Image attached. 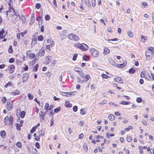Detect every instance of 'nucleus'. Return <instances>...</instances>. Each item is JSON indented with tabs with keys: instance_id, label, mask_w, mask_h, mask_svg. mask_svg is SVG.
<instances>
[{
	"instance_id": "obj_54",
	"label": "nucleus",
	"mask_w": 154,
	"mask_h": 154,
	"mask_svg": "<svg viewBox=\"0 0 154 154\" xmlns=\"http://www.w3.org/2000/svg\"><path fill=\"white\" fill-rule=\"evenodd\" d=\"M35 7L38 9H39L41 7V5L40 4L37 3L35 5Z\"/></svg>"
},
{
	"instance_id": "obj_61",
	"label": "nucleus",
	"mask_w": 154,
	"mask_h": 154,
	"mask_svg": "<svg viewBox=\"0 0 154 154\" xmlns=\"http://www.w3.org/2000/svg\"><path fill=\"white\" fill-rule=\"evenodd\" d=\"M36 147L38 148L39 149L40 148V146L38 143L37 142L35 144Z\"/></svg>"
},
{
	"instance_id": "obj_6",
	"label": "nucleus",
	"mask_w": 154,
	"mask_h": 154,
	"mask_svg": "<svg viewBox=\"0 0 154 154\" xmlns=\"http://www.w3.org/2000/svg\"><path fill=\"white\" fill-rule=\"evenodd\" d=\"M83 79L84 81L85 82L87 81L90 79V76L89 75L87 74L85 76H82V77H81Z\"/></svg>"
},
{
	"instance_id": "obj_56",
	"label": "nucleus",
	"mask_w": 154,
	"mask_h": 154,
	"mask_svg": "<svg viewBox=\"0 0 154 154\" xmlns=\"http://www.w3.org/2000/svg\"><path fill=\"white\" fill-rule=\"evenodd\" d=\"M2 101L3 102V103H5L6 101V98L5 97H2Z\"/></svg>"
},
{
	"instance_id": "obj_12",
	"label": "nucleus",
	"mask_w": 154,
	"mask_h": 154,
	"mask_svg": "<svg viewBox=\"0 0 154 154\" xmlns=\"http://www.w3.org/2000/svg\"><path fill=\"white\" fill-rule=\"evenodd\" d=\"M75 91L74 92H67V94L66 95V96L67 97H71L75 95L74 93H76Z\"/></svg>"
},
{
	"instance_id": "obj_34",
	"label": "nucleus",
	"mask_w": 154,
	"mask_h": 154,
	"mask_svg": "<svg viewBox=\"0 0 154 154\" xmlns=\"http://www.w3.org/2000/svg\"><path fill=\"white\" fill-rule=\"evenodd\" d=\"M77 81L80 84H82L84 82L83 80H82L80 78H79V77L77 78Z\"/></svg>"
},
{
	"instance_id": "obj_39",
	"label": "nucleus",
	"mask_w": 154,
	"mask_h": 154,
	"mask_svg": "<svg viewBox=\"0 0 154 154\" xmlns=\"http://www.w3.org/2000/svg\"><path fill=\"white\" fill-rule=\"evenodd\" d=\"M79 40V38L78 36L74 35L73 40L77 41Z\"/></svg>"
},
{
	"instance_id": "obj_26",
	"label": "nucleus",
	"mask_w": 154,
	"mask_h": 154,
	"mask_svg": "<svg viewBox=\"0 0 154 154\" xmlns=\"http://www.w3.org/2000/svg\"><path fill=\"white\" fill-rule=\"evenodd\" d=\"M109 119L111 121H112L115 119L114 116L112 115H110L108 116Z\"/></svg>"
},
{
	"instance_id": "obj_62",
	"label": "nucleus",
	"mask_w": 154,
	"mask_h": 154,
	"mask_svg": "<svg viewBox=\"0 0 154 154\" xmlns=\"http://www.w3.org/2000/svg\"><path fill=\"white\" fill-rule=\"evenodd\" d=\"M23 120H21L20 122V124H19V127H21L22 126L23 124Z\"/></svg>"
},
{
	"instance_id": "obj_24",
	"label": "nucleus",
	"mask_w": 154,
	"mask_h": 154,
	"mask_svg": "<svg viewBox=\"0 0 154 154\" xmlns=\"http://www.w3.org/2000/svg\"><path fill=\"white\" fill-rule=\"evenodd\" d=\"M128 36L130 37H132L133 36V35L132 32L130 30L128 31Z\"/></svg>"
},
{
	"instance_id": "obj_53",
	"label": "nucleus",
	"mask_w": 154,
	"mask_h": 154,
	"mask_svg": "<svg viewBox=\"0 0 154 154\" xmlns=\"http://www.w3.org/2000/svg\"><path fill=\"white\" fill-rule=\"evenodd\" d=\"M102 77L103 78L107 79L109 77V76H108L106 74H102Z\"/></svg>"
},
{
	"instance_id": "obj_43",
	"label": "nucleus",
	"mask_w": 154,
	"mask_h": 154,
	"mask_svg": "<svg viewBox=\"0 0 154 154\" xmlns=\"http://www.w3.org/2000/svg\"><path fill=\"white\" fill-rule=\"evenodd\" d=\"M38 39L39 41H42L43 39V36L42 35H39L38 36Z\"/></svg>"
},
{
	"instance_id": "obj_46",
	"label": "nucleus",
	"mask_w": 154,
	"mask_h": 154,
	"mask_svg": "<svg viewBox=\"0 0 154 154\" xmlns=\"http://www.w3.org/2000/svg\"><path fill=\"white\" fill-rule=\"evenodd\" d=\"M133 128L131 126H130L128 128H126L125 129V130L127 131H129L130 129H132Z\"/></svg>"
},
{
	"instance_id": "obj_45",
	"label": "nucleus",
	"mask_w": 154,
	"mask_h": 154,
	"mask_svg": "<svg viewBox=\"0 0 154 154\" xmlns=\"http://www.w3.org/2000/svg\"><path fill=\"white\" fill-rule=\"evenodd\" d=\"M77 56L78 54H74L73 57L72 59L73 61H75L76 60Z\"/></svg>"
},
{
	"instance_id": "obj_50",
	"label": "nucleus",
	"mask_w": 154,
	"mask_h": 154,
	"mask_svg": "<svg viewBox=\"0 0 154 154\" xmlns=\"http://www.w3.org/2000/svg\"><path fill=\"white\" fill-rule=\"evenodd\" d=\"M36 128L35 127H33L30 130V133L31 134L34 133L35 131Z\"/></svg>"
},
{
	"instance_id": "obj_57",
	"label": "nucleus",
	"mask_w": 154,
	"mask_h": 154,
	"mask_svg": "<svg viewBox=\"0 0 154 154\" xmlns=\"http://www.w3.org/2000/svg\"><path fill=\"white\" fill-rule=\"evenodd\" d=\"M91 2L92 3V5L93 7H94L96 5V0H92Z\"/></svg>"
},
{
	"instance_id": "obj_59",
	"label": "nucleus",
	"mask_w": 154,
	"mask_h": 154,
	"mask_svg": "<svg viewBox=\"0 0 154 154\" xmlns=\"http://www.w3.org/2000/svg\"><path fill=\"white\" fill-rule=\"evenodd\" d=\"M148 48L149 50V51H148V53H149V52L152 51V50H154V48L152 47H149Z\"/></svg>"
},
{
	"instance_id": "obj_1",
	"label": "nucleus",
	"mask_w": 154,
	"mask_h": 154,
	"mask_svg": "<svg viewBox=\"0 0 154 154\" xmlns=\"http://www.w3.org/2000/svg\"><path fill=\"white\" fill-rule=\"evenodd\" d=\"M74 46L76 48L80 49L83 51H86L88 48V46L84 43L80 44V43H76L74 45Z\"/></svg>"
},
{
	"instance_id": "obj_52",
	"label": "nucleus",
	"mask_w": 154,
	"mask_h": 154,
	"mask_svg": "<svg viewBox=\"0 0 154 154\" xmlns=\"http://www.w3.org/2000/svg\"><path fill=\"white\" fill-rule=\"evenodd\" d=\"M136 101L138 103H140L142 101V99L140 97H137V98Z\"/></svg>"
},
{
	"instance_id": "obj_44",
	"label": "nucleus",
	"mask_w": 154,
	"mask_h": 154,
	"mask_svg": "<svg viewBox=\"0 0 154 154\" xmlns=\"http://www.w3.org/2000/svg\"><path fill=\"white\" fill-rule=\"evenodd\" d=\"M82 58L84 60L86 61H87L89 60V57L87 56L83 57Z\"/></svg>"
},
{
	"instance_id": "obj_16",
	"label": "nucleus",
	"mask_w": 154,
	"mask_h": 154,
	"mask_svg": "<svg viewBox=\"0 0 154 154\" xmlns=\"http://www.w3.org/2000/svg\"><path fill=\"white\" fill-rule=\"evenodd\" d=\"M8 119V122L9 123V124H11V125H13V117L12 116H10L9 117V118Z\"/></svg>"
},
{
	"instance_id": "obj_23",
	"label": "nucleus",
	"mask_w": 154,
	"mask_h": 154,
	"mask_svg": "<svg viewBox=\"0 0 154 154\" xmlns=\"http://www.w3.org/2000/svg\"><path fill=\"white\" fill-rule=\"evenodd\" d=\"M25 114V112L24 111H23L21 112L20 116L21 118L23 119L24 117Z\"/></svg>"
},
{
	"instance_id": "obj_3",
	"label": "nucleus",
	"mask_w": 154,
	"mask_h": 154,
	"mask_svg": "<svg viewBox=\"0 0 154 154\" xmlns=\"http://www.w3.org/2000/svg\"><path fill=\"white\" fill-rule=\"evenodd\" d=\"M13 107V103L11 101H8L7 102V107L9 111L11 110Z\"/></svg>"
},
{
	"instance_id": "obj_51",
	"label": "nucleus",
	"mask_w": 154,
	"mask_h": 154,
	"mask_svg": "<svg viewBox=\"0 0 154 154\" xmlns=\"http://www.w3.org/2000/svg\"><path fill=\"white\" fill-rule=\"evenodd\" d=\"M78 109V107L77 106H74L73 108V111L75 112H76L77 111Z\"/></svg>"
},
{
	"instance_id": "obj_55",
	"label": "nucleus",
	"mask_w": 154,
	"mask_h": 154,
	"mask_svg": "<svg viewBox=\"0 0 154 154\" xmlns=\"http://www.w3.org/2000/svg\"><path fill=\"white\" fill-rule=\"evenodd\" d=\"M106 100H103L102 101L100 102H99L98 103L102 105H103L104 104L106 103Z\"/></svg>"
},
{
	"instance_id": "obj_28",
	"label": "nucleus",
	"mask_w": 154,
	"mask_h": 154,
	"mask_svg": "<svg viewBox=\"0 0 154 154\" xmlns=\"http://www.w3.org/2000/svg\"><path fill=\"white\" fill-rule=\"evenodd\" d=\"M128 72L130 73L133 74L135 73V70L133 68H131L129 69Z\"/></svg>"
},
{
	"instance_id": "obj_64",
	"label": "nucleus",
	"mask_w": 154,
	"mask_h": 154,
	"mask_svg": "<svg viewBox=\"0 0 154 154\" xmlns=\"http://www.w3.org/2000/svg\"><path fill=\"white\" fill-rule=\"evenodd\" d=\"M39 136H42L44 135V133H43L42 131H41L39 132Z\"/></svg>"
},
{
	"instance_id": "obj_20",
	"label": "nucleus",
	"mask_w": 154,
	"mask_h": 154,
	"mask_svg": "<svg viewBox=\"0 0 154 154\" xmlns=\"http://www.w3.org/2000/svg\"><path fill=\"white\" fill-rule=\"evenodd\" d=\"M8 5H9L10 9L8 11H7L6 12H11V10H13V11L14 12V14L16 15V13H15V11H14V9L12 7H11V4L10 3H8Z\"/></svg>"
},
{
	"instance_id": "obj_10",
	"label": "nucleus",
	"mask_w": 154,
	"mask_h": 154,
	"mask_svg": "<svg viewBox=\"0 0 154 154\" xmlns=\"http://www.w3.org/2000/svg\"><path fill=\"white\" fill-rule=\"evenodd\" d=\"M115 80H116V82L120 83H123L122 79L119 77H115Z\"/></svg>"
},
{
	"instance_id": "obj_13",
	"label": "nucleus",
	"mask_w": 154,
	"mask_h": 154,
	"mask_svg": "<svg viewBox=\"0 0 154 154\" xmlns=\"http://www.w3.org/2000/svg\"><path fill=\"white\" fill-rule=\"evenodd\" d=\"M20 94V91L19 90H16L14 92H12L11 93V94L12 95H18Z\"/></svg>"
},
{
	"instance_id": "obj_42",
	"label": "nucleus",
	"mask_w": 154,
	"mask_h": 154,
	"mask_svg": "<svg viewBox=\"0 0 154 154\" xmlns=\"http://www.w3.org/2000/svg\"><path fill=\"white\" fill-rule=\"evenodd\" d=\"M21 19L23 22L25 23L26 22V19L25 17L23 16H22L21 17Z\"/></svg>"
},
{
	"instance_id": "obj_22",
	"label": "nucleus",
	"mask_w": 154,
	"mask_h": 154,
	"mask_svg": "<svg viewBox=\"0 0 154 154\" xmlns=\"http://www.w3.org/2000/svg\"><path fill=\"white\" fill-rule=\"evenodd\" d=\"M0 135L2 137L4 138H5L6 135V132L4 131H2L0 132Z\"/></svg>"
},
{
	"instance_id": "obj_14",
	"label": "nucleus",
	"mask_w": 154,
	"mask_h": 154,
	"mask_svg": "<svg viewBox=\"0 0 154 154\" xmlns=\"http://www.w3.org/2000/svg\"><path fill=\"white\" fill-rule=\"evenodd\" d=\"M74 34H69L68 35L67 37L69 39L73 40L74 38Z\"/></svg>"
},
{
	"instance_id": "obj_8",
	"label": "nucleus",
	"mask_w": 154,
	"mask_h": 154,
	"mask_svg": "<svg viewBox=\"0 0 154 154\" xmlns=\"http://www.w3.org/2000/svg\"><path fill=\"white\" fill-rule=\"evenodd\" d=\"M45 59L47 63L48 64L50 62L52 59V57L51 56H48L45 57Z\"/></svg>"
},
{
	"instance_id": "obj_29",
	"label": "nucleus",
	"mask_w": 154,
	"mask_h": 154,
	"mask_svg": "<svg viewBox=\"0 0 154 154\" xmlns=\"http://www.w3.org/2000/svg\"><path fill=\"white\" fill-rule=\"evenodd\" d=\"M12 83L11 82H8L5 85V88H7L8 86H11L12 85Z\"/></svg>"
},
{
	"instance_id": "obj_18",
	"label": "nucleus",
	"mask_w": 154,
	"mask_h": 154,
	"mask_svg": "<svg viewBox=\"0 0 154 154\" xmlns=\"http://www.w3.org/2000/svg\"><path fill=\"white\" fill-rule=\"evenodd\" d=\"M65 105L66 107H71L72 106V104L68 101H66L65 102Z\"/></svg>"
},
{
	"instance_id": "obj_35",
	"label": "nucleus",
	"mask_w": 154,
	"mask_h": 154,
	"mask_svg": "<svg viewBox=\"0 0 154 154\" xmlns=\"http://www.w3.org/2000/svg\"><path fill=\"white\" fill-rule=\"evenodd\" d=\"M16 146L19 148H21L22 147V145L20 142H18L16 144Z\"/></svg>"
},
{
	"instance_id": "obj_27",
	"label": "nucleus",
	"mask_w": 154,
	"mask_h": 154,
	"mask_svg": "<svg viewBox=\"0 0 154 154\" xmlns=\"http://www.w3.org/2000/svg\"><path fill=\"white\" fill-rule=\"evenodd\" d=\"M37 20L38 21V24L40 25V23H42V18L41 16H39L38 17V19H37Z\"/></svg>"
},
{
	"instance_id": "obj_60",
	"label": "nucleus",
	"mask_w": 154,
	"mask_h": 154,
	"mask_svg": "<svg viewBox=\"0 0 154 154\" xmlns=\"http://www.w3.org/2000/svg\"><path fill=\"white\" fill-rule=\"evenodd\" d=\"M35 54L34 53H32L31 54L30 56L29 57V58L30 59H33L35 57Z\"/></svg>"
},
{
	"instance_id": "obj_40",
	"label": "nucleus",
	"mask_w": 154,
	"mask_h": 154,
	"mask_svg": "<svg viewBox=\"0 0 154 154\" xmlns=\"http://www.w3.org/2000/svg\"><path fill=\"white\" fill-rule=\"evenodd\" d=\"M83 148L85 150H86L87 151L88 150V148L87 146V145L86 143H84L83 146Z\"/></svg>"
},
{
	"instance_id": "obj_2",
	"label": "nucleus",
	"mask_w": 154,
	"mask_h": 154,
	"mask_svg": "<svg viewBox=\"0 0 154 154\" xmlns=\"http://www.w3.org/2000/svg\"><path fill=\"white\" fill-rule=\"evenodd\" d=\"M90 52L91 55L93 57H97L99 54V52L95 48H91L90 49Z\"/></svg>"
},
{
	"instance_id": "obj_33",
	"label": "nucleus",
	"mask_w": 154,
	"mask_h": 154,
	"mask_svg": "<svg viewBox=\"0 0 154 154\" xmlns=\"http://www.w3.org/2000/svg\"><path fill=\"white\" fill-rule=\"evenodd\" d=\"M38 64L35 65L33 68V70L35 71H37L38 69Z\"/></svg>"
},
{
	"instance_id": "obj_32",
	"label": "nucleus",
	"mask_w": 154,
	"mask_h": 154,
	"mask_svg": "<svg viewBox=\"0 0 154 154\" xmlns=\"http://www.w3.org/2000/svg\"><path fill=\"white\" fill-rule=\"evenodd\" d=\"M28 97L30 100H31L33 99V96L30 93H29L28 94Z\"/></svg>"
},
{
	"instance_id": "obj_48",
	"label": "nucleus",
	"mask_w": 154,
	"mask_h": 154,
	"mask_svg": "<svg viewBox=\"0 0 154 154\" xmlns=\"http://www.w3.org/2000/svg\"><path fill=\"white\" fill-rule=\"evenodd\" d=\"M50 17L48 14H46L45 16V19L46 20H48L50 19Z\"/></svg>"
},
{
	"instance_id": "obj_49",
	"label": "nucleus",
	"mask_w": 154,
	"mask_h": 154,
	"mask_svg": "<svg viewBox=\"0 0 154 154\" xmlns=\"http://www.w3.org/2000/svg\"><path fill=\"white\" fill-rule=\"evenodd\" d=\"M80 113L81 114H85V112L84 109H82L80 110Z\"/></svg>"
},
{
	"instance_id": "obj_37",
	"label": "nucleus",
	"mask_w": 154,
	"mask_h": 154,
	"mask_svg": "<svg viewBox=\"0 0 154 154\" xmlns=\"http://www.w3.org/2000/svg\"><path fill=\"white\" fill-rule=\"evenodd\" d=\"M132 140V138L131 136L127 137V140L129 142H131Z\"/></svg>"
},
{
	"instance_id": "obj_41",
	"label": "nucleus",
	"mask_w": 154,
	"mask_h": 154,
	"mask_svg": "<svg viewBox=\"0 0 154 154\" xmlns=\"http://www.w3.org/2000/svg\"><path fill=\"white\" fill-rule=\"evenodd\" d=\"M60 110V108L58 107L54 109V112L55 113L58 112Z\"/></svg>"
},
{
	"instance_id": "obj_21",
	"label": "nucleus",
	"mask_w": 154,
	"mask_h": 154,
	"mask_svg": "<svg viewBox=\"0 0 154 154\" xmlns=\"http://www.w3.org/2000/svg\"><path fill=\"white\" fill-rule=\"evenodd\" d=\"M147 37L146 36L142 35L141 36V39L142 42L144 43L146 40L147 39Z\"/></svg>"
},
{
	"instance_id": "obj_30",
	"label": "nucleus",
	"mask_w": 154,
	"mask_h": 154,
	"mask_svg": "<svg viewBox=\"0 0 154 154\" xmlns=\"http://www.w3.org/2000/svg\"><path fill=\"white\" fill-rule=\"evenodd\" d=\"M85 5H87L88 6L89 8H91V4L89 0H87V2H86V3H85Z\"/></svg>"
},
{
	"instance_id": "obj_47",
	"label": "nucleus",
	"mask_w": 154,
	"mask_h": 154,
	"mask_svg": "<svg viewBox=\"0 0 154 154\" xmlns=\"http://www.w3.org/2000/svg\"><path fill=\"white\" fill-rule=\"evenodd\" d=\"M9 68H10V70H14L15 69V66L14 65H11L9 66Z\"/></svg>"
},
{
	"instance_id": "obj_63",
	"label": "nucleus",
	"mask_w": 154,
	"mask_h": 154,
	"mask_svg": "<svg viewBox=\"0 0 154 154\" xmlns=\"http://www.w3.org/2000/svg\"><path fill=\"white\" fill-rule=\"evenodd\" d=\"M14 61V59L13 58H11L9 60V62L11 63H13Z\"/></svg>"
},
{
	"instance_id": "obj_31",
	"label": "nucleus",
	"mask_w": 154,
	"mask_h": 154,
	"mask_svg": "<svg viewBox=\"0 0 154 154\" xmlns=\"http://www.w3.org/2000/svg\"><path fill=\"white\" fill-rule=\"evenodd\" d=\"M47 112H46V111H45V112H43L42 111H40L39 112L40 116H45Z\"/></svg>"
},
{
	"instance_id": "obj_25",
	"label": "nucleus",
	"mask_w": 154,
	"mask_h": 154,
	"mask_svg": "<svg viewBox=\"0 0 154 154\" xmlns=\"http://www.w3.org/2000/svg\"><path fill=\"white\" fill-rule=\"evenodd\" d=\"M130 103V102H126L124 100L121 101L120 103V104L123 105H128L129 104V103Z\"/></svg>"
},
{
	"instance_id": "obj_15",
	"label": "nucleus",
	"mask_w": 154,
	"mask_h": 154,
	"mask_svg": "<svg viewBox=\"0 0 154 154\" xmlns=\"http://www.w3.org/2000/svg\"><path fill=\"white\" fill-rule=\"evenodd\" d=\"M49 106V104L48 103H46L45 105V108L46 110V112H47L48 110H51V108H48Z\"/></svg>"
},
{
	"instance_id": "obj_7",
	"label": "nucleus",
	"mask_w": 154,
	"mask_h": 154,
	"mask_svg": "<svg viewBox=\"0 0 154 154\" xmlns=\"http://www.w3.org/2000/svg\"><path fill=\"white\" fill-rule=\"evenodd\" d=\"M127 63L125 62H124L123 63L121 64H119L117 65L118 68H124L125 66L126 65Z\"/></svg>"
},
{
	"instance_id": "obj_58",
	"label": "nucleus",
	"mask_w": 154,
	"mask_h": 154,
	"mask_svg": "<svg viewBox=\"0 0 154 154\" xmlns=\"http://www.w3.org/2000/svg\"><path fill=\"white\" fill-rule=\"evenodd\" d=\"M19 124L17 123L16 124V126L17 129L19 131H20L21 129V128H20V127H19Z\"/></svg>"
},
{
	"instance_id": "obj_5",
	"label": "nucleus",
	"mask_w": 154,
	"mask_h": 154,
	"mask_svg": "<svg viewBox=\"0 0 154 154\" xmlns=\"http://www.w3.org/2000/svg\"><path fill=\"white\" fill-rule=\"evenodd\" d=\"M29 76V74L28 73H26L23 74L22 79L23 83L28 80Z\"/></svg>"
},
{
	"instance_id": "obj_36",
	"label": "nucleus",
	"mask_w": 154,
	"mask_h": 154,
	"mask_svg": "<svg viewBox=\"0 0 154 154\" xmlns=\"http://www.w3.org/2000/svg\"><path fill=\"white\" fill-rule=\"evenodd\" d=\"M142 6L144 8H145L146 6L148 5V4L147 3L145 2H143L142 3Z\"/></svg>"
},
{
	"instance_id": "obj_11",
	"label": "nucleus",
	"mask_w": 154,
	"mask_h": 154,
	"mask_svg": "<svg viewBox=\"0 0 154 154\" xmlns=\"http://www.w3.org/2000/svg\"><path fill=\"white\" fill-rule=\"evenodd\" d=\"M110 51L109 49L106 47H104L103 53L104 54H106L109 53Z\"/></svg>"
},
{
	"instance_id": "obj_17",
	"label": "nucleus",
	"mask_w": 154,
	"mask_h": 154,
	"mask_svg": "<svg viewBox=\"0 0 154 154\" xmlns=\"http://www.w3.org/2000/svg\"><path fill=\"white\" fill-rule=\"evenodd\" d=\"M30 21V24H32L34 23L35 21L34 17V15L33 14H32L31 17Z\"/></svg>"
},
{
	"instance_id": "obj_9",
	"label": "nucleus",
	"mask_w": 154,
	"mask_h": 154,
	"mask_svg": "<svg viewBox=\"0 0 154 154\" xmlns=\"http://www.w3.org/2000/svg\"><path fill=\"white\" fill-rule=\"evenodd\" d=\"M45 54V52L44 49H41L39 51L38 56L41 57L43 56Z\"/></svg>"
},
{
	"instance_id": "obj_4",
	"label": "nucleus",
	"mask_w": 154,
	"mask_h": 154,
	"mask_svg": "<svg viewBox=\"0 0 154 154\" xmlns=\"http://www.w3.org/2000/svg\"><path fill=\"white\" fill-rule=\"evenodd\" d=\"M74 70L75 71L79 73V74L81 77H82V76H83V73L81 68L78 67H75L74 68Z\"/></svg>"
},
{
	"instance_id": "obj_19",
	"label": "nucleus",
	"mask_w": 154,
	"mask_h": 154,
	"mask_svg": "<svg viewBox=\"0 0 154 154\" xmlns=\"http://www.w3.org/2000/svg\"><path fill=\"white\" fill-rule=\"evenodd\" d=\"M8 119L9 117L7 116H6L4 119V122L6 125L9 124V123L8 122Z\"/></svg>"
},
{
	"instance_id": "obj_38",
	"label": "nucleus",
	"mask_w": 154,
	"mask_h": 154,
	"mask_svg": "<svg viewBox=\"0 0 154 154\" xmlns=\"http://www.w3.org/2000/svg\"><path fill=\"white\" fill-rule=\"evenodd\" d=\"M8 52L10 53H12L13 52V49L11 45H10L9 47Z\"/></svg>"
}]
</instances>
